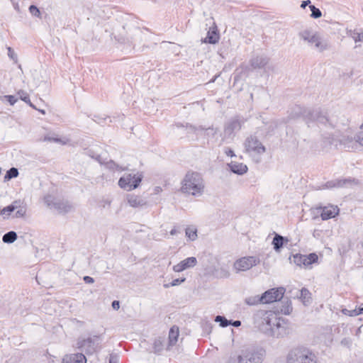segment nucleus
<instances>
[{
  "mask_svg": "<svg viewBox=\"0 0 363 363\" xmlns=\"http://www.w3.org/2000/svg\"><path fill=\"white\" fill-rule=\"evenodd\" d=\"M253 322L255 328L269 337L279 338L289 332L288 323L272 311H257L253 315Z\"/></svg>",
  "mask_w": 363,
  "mask_h": 363,
  "instance_id": "nucleus-1",
  "label": "nucleus"
},
{
  "mask_svg": "<svg viewBox=\"0 0 363 363\" xmlns=\"http://www.w3.org/2000/svg\"><path fill=\"white\" fill-rule=\"evenodd\" d=\"M302 117L308 127L313 122H317L318 124L326 125L328 123L333 126V123L328 118L327 115L323 113L318 109L305 108L300 106H296L291 112L289 113V118L294 119L296 118Z\"/></svg>",
  "mask_w": 363,
  "mask_h": 363,
  "instance_id": "nucleus-2",
  "label": "nucleus"
},
{
  "mask_svg": "<svg viewBox=\"0 0 363 363\" xmlns=\"http://www.w3.org/2000/svg\"><path fill=\"white\" fill-rule=\"evenodd\" d=\"M354 142L355 145L359 144L363 146V127H360V130L354 136V140L348 135H340L338 132L326 133L323 135V148H328L332 145L337 146L338 143L343 144L345 147L350 148V143ZM353 148V146H351Z\"/></svg>",
  "mask_w": 363,
  "mask_h": 363,
  "instance_id": "nucleus-3",
  "label": "nucleus"
},
{
  "mask_svg": "<svg viewBox=\"0 0 363 363\" xmlns=\"http://www.w3.org/2000/svg\"><path fill=\"white\" fill-rule=\"evenodd\" d=\"M182 193L200 196L203 194L204 182L201 175L197 172H188L182 180Z\"/></svg>",
  "mask_w": 363,
  "mask_h": 363,
  "instance_id": "nucleus-4",
  "label": "nucleus"
},
{
  "mask_svg": "<svg viewBox=\"0 0 363 363\" xmlns=\"http://www.w3.org/2000/svg\"><path fill=\"white\" fill-rule=\"evenodd\" d=\"M286 363H317V357L308 348L296 347L288 353Z\"/></svg>",
  "mask_w": 363,
  "mask_h": 363,
  "instance_id": "nucleus-5",
  "label": "nucleus"
},
{
  "mask_svg": "<svg viewBox=\"0 0 363 363\" xmlns=\"http://www.w3.org/2000/svg\"><path fill=\"white\" fill-rule=\"evenodd\" d=\"M298 37L320 52L329 48L328 42L318 33L311 30L306 29L299 32Z\"/></svg>",
  "mask_w": 363,
  "mask_h": 363,
  "instance_id": "nucleus-6",
  "label": "nucleus"
},
{
  "mask_svg": "<svg viewBox=\"0 0 363 363\" xmlns=\"http://www.w3.org/2000/svg\"><path fill=\"white\" fill-rule=\"evenodd\" d=\"M265 355L266 351L263 347L250 346L242 351L238 360L239 363H262Z\"/></svg>",
  "mask_w": 363,
  "mask_h": 363,
  "instance_id": "nucleus-7",
  "label": "nucleus"
},
{
  "mask_svg": "<svg viewBox=\"0 0 363 363\" xmlns=\"http://www.w3.org/2000/svg\"><path fill=\"white\" fill-rule=\"evenodd\" d=\"M246 121L244 117L240 116H236L230 119L224 125L223 140L233 138L235 133L241 129Z\"/></svg>",
  "mask_w": 363,
  "mask_h": 363,
  "instance_id": "nucleus-8",
  "label": "nucleus"
},
{
  "mask_svg": "<svg viewBox=\"0 0 363 363\" xmlns=\"http://www.w3.org/2000/svg\"><path fill=\"white\" fill-rule=\"evenodd\" d=\"M143 175L142 173L127 174L121 177L118 180V185L121 188L130 191L138 187Z\"/></svg>",
  "mask_w": 363,
  "mask_h": 363,
  "instance_id": "nucleus-9",
  "label": "nucleus"
},
{
  "mask_svg": "<svg viewBox=\"0 0 363 363\" xmlns=\"http://www.w3.org/2000/svg\"><path fill=\"white\" fill-rule=\"evenodd\" d=\"M100 344V337L94 335L86 338H79L77 342V348L87 354H91L96 352Z\"/></svg>",
  "mask_w": 363,
  "mask_h": 363,
  "instance_id": "nucleus-10",
  "label": "nucleus"
},
{
  "mask_svg": "<svg viewBox=\"0 0 363 363\" xmlns=\"http://www.w3.org/2000/svg\"><path fill=\"white\" fill-rule=\"evenodd\" d=\"M259 262V258L256 256L244 257L235 262L234 268L237 272H245L257 265Z\"/></svg>",
  "mask_w": 363,
  "mask_h": 363,
  "instance_id": "nucleus-11",
  "label": "nucleus"
},
{
  "mask_svg": "<svg viewBox=\"0 0 363 363\" xmlns=\"http://www.w3.org/2000/svg\"><path fill=\"white\" fill-rule=\"evenodd\" d=\"M284 292L285 289L284 287L267 290L262 294L263 303H270L280 301L284 297Z\"/></svg>",
  "mask_w": 363,
  "mask_h": 363,
  "instance_id": "nucleus-12",
  "label": "nucleus"
},
{
  "mask_svg": "<svg viewBox=\"0 0 363 363\" xmlns=\"http://www.w3.org/2000/svg\"><path fill=\"white\" fill-rule=\"evenodd\" d=\"M245 147L247 152L254 154H262L265 152V147L255 136L248 137L245 143Z\"/></svg>",
  "mask_w": 363,
  "mask_h": 363,
  "instance_id": "nucleus-13",
  "label": "nucleus"
},
{
  "mask_svg": "<svg viewBox=\"0 0 363 363\" xmlns=\"http://www.w3.org/2000/svg\"><path fill=\"white\" fill-rule=\"evenodd\" d=\"M318 259V257L314 252L307 255L296 254L293 257V261L297 266H303L305 267H308L313 263H316Z\"/></svg>",
  "mask_w": 363,
  "mask_h": 363,
  "instance_id": "nucleus-14",
  "label": "nucleus"
},
{
  "mask_svg": "<svg viewBox=\"0 0 363 363\" xmlns=\"http://www.w3.org/2000/svg\"><path fill=\"white\" fill-rule=\"evenodd\" d=\"M197 264V259L194 257H189L181 261L173 267V270L176 272H181L185 269L192 268Z\"/></svg>",
  "mask_w": 363,
  "mask_h": 363,
  "instance_id": "nucleus-15",
  "label": "nucleus"
},
{
  "mask_svg": "<svg viewBox=\"0 0 363 363\" xmlns=\"http://www.w3.org/2000/svg\"><path fill=\"white\" fill-rule=\"evenodd\" d=\"M63 363H86V358L82 353L66 354L62 359Z\"/></svg>",
  "mask_w": 363,
  "mask_h": 363,
  "instance_id": "nucleus-16",
  "label": "nucleus"
},
{
  "mask_svg": "<svg viewBox=\"0 0 363 363\" xmlns=\"http://www.w3.org/2000/svg\"><path fill=\"white\" fill-rule=\"evenodd\" d=\"M338 213L339 208L337 206H325L322 208L320 216L323 220H325L334 218Z\"/></svg>",
  "mask_w": 363,
  "mask_h": 363,
  "instance_id": "nucleus-17",
  "label": "nucleus"
},
{
  "mask_svg": "<svg viewBox=\"0 0 363 363\" xmlns=\"http://www.w3.org/2000/svg\"><path fill=\"white\" fill-rule=\"evenodd\" d=\"M268 58L264 55H259L250 60V65L253 69L263 68L268 63Z\"/></svg>",
  "mask_w": 363,
  "mask_h": 363,
  "instance_id": "nucleus-18",
  "label": "nucleus"
},
{
  "mask_svg": "<svg viewBox=\"0 0 363 363\" xmlns=\"http://www.w3.org/2000/svg\"><path fill=\"white\" fill-rule=\"evenodd\" d=\"M288 241L289 240L286 238L279 234L275 233L272 244L273 245L274 250L279 252L284 247V245L287 243Z\"/></svg>",
  "mask_w": 363,
  "mask_h": 363,
  "instance_id": "nucleus-19",
  "label": "nucleus"
},
{
  "mask_svg": "<svg viewBox=\"0 0 363 363\" xmlns=\"http://www.w3.org/2000/svg\"><path fill=\"white\" fill-rule=\"evenodd\" d=\"M220 38L219 33H218L217 28L214 27L213 28H210V30L207 33V35L203 40V42L206 43L210 44H216L218 42Z\"/></svg>",
  "mask_w": 363,
  "mask_h": 363,
  "instance_id": "nucleus-20",
  "label": "nucleus"
},
{
  "mask_svg": "<svg viewBox=\"0 0 363 363\" xmlns=\"http://www.w3.org/2000/svg\"><path fill=\"white\" fill-rule=\"evenodd\" d=\"M53 208L59 211L60 213H65L69 212L72 209V206L68 201H57L53 203Z\"/></svg>",
  "mask_w": 363,
  "mask_h": 363,
  "instance_id": "nucleus-21",
  "label": "nucleus"
},
{
  "mask_svg": "<svg viewBox=\"0 0 363 363\" xmlns=\"http://www.w3.org/2000/svg\"><path fill=\"white\" fill-rule=\"evenodd\" d=\"M179 337V328L178 327L173 326L170 328L169 332V343L167 347V350H169L172 347L175 345L177 342Z\"/></svg>",
  "mask_w": 363,
  "mask_h": 363,
  "instance_id": "nucleus-22",
  "label": "nucleus"
},
{
  "mask_svg": "<svg viewBox=\"0 0 363 363\" xmlns=\"http://www.w3.org/2000/svg\"><path fill=\"white\" fill-rule=\"evenodd\" d=\"M228 166L231 172L239 175H242L246 173L247 171V167L242 163L231 162L230 164H228Z\"/></svg>",
  "mask_w": 363,
  "mask_h": 363,
  "instance_id": "nucleus-23",
  "label": "nucleus"
},
{
  "mask_svg": "<svg viewBox=\"0 0 363 363\" xmlns=\"http://www.w3.org/2000/svg\"><path fill=\"white\" fill-rule=\"evenodd\" d=\"M186 127L190 130L191 132L196 133L197 130H206L208 135L214 136L218 133V129L212 127L206 128L202 125L198 127L186 124Z\"/></svg>",
  "mask_w": 363,
  "mask_h": 363,
  "instance_id": "nucleus-24",
  "label": "nucleus"
},
{
  "mask_svg": "<svg viewBox=\"0 0 363 363\" xmlns=\"http://www.w3.org/2000/svg\"><path fill=\"white\" fill-rule=\"evenodd\" d=\"M351 180L350 179H335L331 180L325 183V186L327 189H331L335 187H343L347 186V184H350Z\"/></svg>",
  "mask_w": 363,
  "mask_h": 363,
  "instance_id": "nucleus-25",
  "label": "nucleus"
},
{
  "mask_svg": "<svg viewBox=\"0 0 363 363\" xmlns=\"http://www.w3.org/2000/svg\"><path fill=\"white\" fill-rule=\"evenodd\" d=\"M128 203L130 206L134 208L142 207L146 205L145 200L135 195H129L128 196Z\"/></svg>",
  "mask_w": 363,
  "mask_h": 363,
  "instance_id": "nucleus-26",
  "label": "nucleus"
},
{
  "mask_svg": "<svg viewBox=\"0 0 363 363\" xmlns=\"http://www.w3.org/2000/svg\"><path fill=\"white\" fill-rule=\"evenodd\" d=\"M19 201H15L11 204L0 210V215L4 216V219L8 218L12 212L18 207Z\"/></svg>",
  "mask_w": 363,
  "mask_h": 363,
  "instance_id": "nucleus-27",
  "label": "nucleus"
},
{
  "mask_svg": "<svg viewBox=\"0 0 363 363\" xmlns=\"http://www.w3.org/2000/svg\"><path fill=\"white\" fill-rule=\"evenodd\" d=\"M164 339L159 337L155 339L153 343V352L157 354H160L161 352L164 349Z\"/></svg>",
  "mask_w": 363,
  "mask_h": 363,
  "instance_id": "nucleus-28",
  "label": "nucleus"
},
{
  "mask_svg": "<svg viewBox=\"0 0 363 363\" xmlns=\"http://www.w3.org/2000/svg\"><path fill=\"white\" fill-rule=\"evenodd\" d=\"M18 238L17 233L15 231H9L5 233L2 237V241L4 243L11 244L14 242Z\"/></svg>",
  "mask_w": 363,
  "mask_h": 363,
  "instance_id": "nucleus-29",
  "label": "nucleus"
},
{
  "mask_svg": "<svg viewBox=\"0 0 363 363\" xmlns=\"http://www.w3.org/2000/svg\"><path fill=\"white\" fill-rule=\"evenodd\" d=\"M245 302L246 304L249 306H255L259 303H263L262 295L259 296H250L245 298Z\"/></svg>",
  "mask_w": 363,
  "mask_h": 363,
  "instance_id": "nucleus-30",
  "label": "nucleus"
},
{
  "mask_svg": "<svg viewBox=\"0 0 363 363\" xmlns=\"http://www.w3.org/2000/svg\"><path fill=\"white\" fill-rule=\"evenodd\" d=\"M186 236L191 241L197 238V229L194 227H188L185 230Z\"/></svg>",
  "mask_w": 363,
  "mask_h": 363,
  "instance_id": "nucleus-31",
  "label": "nucleus"
},
{
  "mask_svg": "<svg viewBox=\"0 0 363 363\" xmlns=\"http://www.w3.org/2000/svg\"><path fill=\"white\" fill-rule=\"evenodd\" d=\"M18 170L16 167L10 168L4 176V181H9L11 179L16 178L18 176Z\"/></svg>",
  "mask_w": 363,
  "mask_h": 363,
  "instance_id": "nucleus-32",
  "label": "nucleus"
},
{
  "mask_svg": "<svg viewBox=\"0 0 363 363\" xmlns=\"http://www.w3.org/2000/svg\"><path fill=\"white\" fill-rule=\"evenodd\" d=\"M300 298L305 305L311 301V292L307 289L303 288L301 290Z\"/></svg>",
  "mask_w": 363,
  "mask_h": 363,
  "instance_id": "nucleus-33",
  "label": "nucleus"
},
{
  "mask_svg": "<svg viewBox=\"0 0 363 363\" xmlns=\"http://www.w3.org/2000/svg\"><path fill=\"white\" fill-rule=\"evenodd\" d=\"M215 321L216 323H219L220 326L222 328H225L230 325L231 320H228L224 316L217 315L215 318Z\"/></svg>",
  "mask_w": 363,
  "mask_h": 363,
  "instance_id": "nucleus-34",
  "label": "nucleus"
},
{
  "mask_svg": "<svg viewBox=\"0 0 363 363\" xmlns=\"http://www.w3.org/2000/svg\"><path fill=\"white\" fill-rule=\"evenodd\" d=\"M292 311L291 302L289 299L286 300L284 305L281 308V312L285 315H289Z\"/></svg>",
  "mask_w": 363,
  "mask_h": 363,
  "instance_id": "nucleus-35",
  "label": "nucleus"
},
{
  "mask_svg": "<svg viewBox=\"0 0 363 363\" xmlns=\"http://www.w3.org/2000/svg\"><path fill=\"white\" fill-rule=\"evenodd\" d=\"M310 10L311 11V16L312 18H318L321 17V16H322L321 11L318 8H316L314 5H310Z\"/></svg>",
  "mask_w": 363,
  "mask_h": 363,
  "instance_id": "nucleus-36",
  "label": "nucleus"
},
{
  "mask_svg": "<svg viewBox=\"0 0 363 363\" xmlns=\"http://www.w3.org/2000/svg\"><path fill=\"white\" fill-rule=\"evenodd\" d=\"M342 313L345 315H348L350 316H356L361 313H362V310L360 309L359 307L358 308H356L354 310H347V309H343Z\"/></svg>",
  "mask_w": 363,
  "mask_h": 363,
  "instance_id": "nucleus-37",
  "label": "nucleus"
},
{
  "mask_svg": "<svg viewBox=\"0 0 363 363\" xmlns=\"http://www.w3.org/2000/svg\"><path fill=\"white\" fill-rule=\"evenodd\" d=\"M28 9L29 12L31 13L32 16L38 18H41V13L36 6L30 5Z\"/></svg>",
  "mask_w": 363,
  "mask_h": 363,
  "instance_id": "nucleus-38",
  "label": "nucleus"
},
{
  "mask_svg": "<svg viewBox=\"0 0 363 363\" xmlns=\"http://www.w3.org/2000/svg\"><path fill=\"white\" fill-rule=\"evenodd\" d=\"M186 280L185 278H178V279H174L171 283L169 284H164V288H168L169 286H178L180 284L184 282Z\"/></svg>",
  "mask_w": 363,
  "mask_h": 363,
  "instance_id": "nucleus-39",
  "label": "nucleus"
},
{
  "mask_svg": "<svg viewBox=\"0 0 363 363\" xmlns=\"http://www.w3.org/2000/svg\"><path fill=\"white\" fill-rule=\"evenodd\" d=\"M351 37L354 39V42H363V33H358L353 31Z\"/></svg>",
  "mask_w": 363,
  "mask_h": 363,
  "instance_id": "nucleus-40",
  "label": "nucleus"
},
{
  "mask_svg": "<svg viewBox=\"0 0 363 363\" xmlns=\"http://www.w3.org/2000/svg\"><path fill=\"white\" fill-rule=\"evenodd\" d=\"M86 154L91 158L96 160L99 163H102L101 157L99 155H96L92 150H87Z\"/></svg>",
  "mask_w": 363,
  "mask_h": 363,
  "instance_id": "nucleus-41",
  "label": "nucleus"
},
{
  "mask_svg": "<svg viewBox=\"0 0 363 363\" xmlns=\"http://www.w3.org/2000/svg\"><path fill=\"white\" fill-rule=\"evenodd\" d=\"M17 94L20 99L24 102L27 101H29V95L23 90H19Z\"/></svg>",
  "mask_w": 363,
  "mask_h": 363,
  "instance_id": "nucleus-42",
  "label": "nucleus"
},
{
  "mask_svg": "<svg viewBox=\"0 0 363 363\" xmlns=\"http://www.w3.org/2000/svg\"><path fill=\"white\" fill-rule=\"evenodd\" d=\"M216 276L219 278H228L230 276V272L225 269H220L219 274Z\"/></svg>",
  "mask_w": 363,
  "mask_h": 363,
  "instance_id": "nucleus-43",
  "label": "nucleus"
},
{
  "mask_svg": "<svg viewBox=\"0 0 363 363\" xmlns=\"http://www.w3.org/2000/svg\"><path fill=\"white\" fill-rule=\"evenodd\" d=\"M44 201H45V203L50 207H53V203H55V201H53V198L52 196L50 195H48L46 196H45L44 198Z\"/></svg>",
  "mask_w": 363,
  "mask_h": 363,
  "instance_id": "nucleus-44",
  "label": "nucleus"
},
{
  "mask_svg": "<svg viewBox=\"0 0 363 363\" xmlns=\"http://www.w3.org/2000/svg\"><path fill=\"white\" fill-rule=\"evenodd\" d=\"M5 99H6L7 101L10 104V105L13 106L15 104V103L17 101V99L12 95H6L4 96Z\"/></svg>",
  "mask_w": 363,
  "mask_h": 363,
  "instance_id": "nucleus-45",
  "label": "nucleus"
},
{
  "mask_svg": "<svg viewBox=\"0 0 363 363\" xmlns=\"http://www.w3.org/2000/svg\"><path fill=\"white\" fill-rule=\"evenodd\" d=\"M25 214H26V209L21 208L18 211H16V212L15 213V217L16 218H22L25 216Z\"/></svg>",
  "mask_w": 363,
  "mask_h": 363,
  "instance_id": "nucleus-46",
  "label": "nucleus"
},
{
  "mask_svg": "<svg viewBox=\"0 0 363 363\" xmlns=\"http://www.w3.org/2000/svg\"><path fill=\"white\" fill-rule=\"evenodd\" d=\"M43 140L44 141H49V142H55V143H60L61 142V140L60 138H52V137L48 136V135L45 136Z\"/></svg>",
  "mask_w": 363,
  "mask_h": 363,
  "instance_id": "nucleus-47",
  "label": "nucleus"
},
{
  "mask_svg": "<svg viewBox=\"0 0 363 363\" xmlns=\"http://www.w3.org/2000/svg\"><path fill=\"white\" fill-rule=\"evenodd\" d=\"M83 280L86 284H93L94 282V279L89 276H84Z\"/></svg>",
  "mask_w": 363,
  "mask_h": 363,
  "instance_id": "nucleus-48",
  "label": "nucleus"
},
{
  "mask_svg": "<svg viewBox=\"0 0 363 363\" xmlns=\"http://www.w3.org/2000/svg\"><path fill=\"white\" fill-rule=\"evenodd\" d=\"M225 153L230 157H234L235 155L234 154V152L230 148L226 147L225 150Z\"/></svg>",
  "mask_w": 363,
  "mask_h": 363,
  "instance_id": "nucleus-49",
  "label": "nucleus"
},
{
  "mask_svg": "<svg viewBox=\"0 0 363 363\" xmlns=\"http://www.w3.org/2000/svg\"><path fill=\"white\" fill-rule=\"evenodd\" d=\"M111 306L114 310H118L120 308V302L115 300L112 302Z\"/></svg>",
  "mask_w": 363,
  "mask_h": 363,
  "instance_id": "nucleus-50",
  "label": "nucleus"
},
{
  "mask_svg": "<svg viewBox=\"0 0 363 363\" xmlns=\"http://www.w3.org/2000/svg\"><path fill=\"white\" fill-rule=\"evenodd\" d=\"M312 5L310 0L303 1L301 3V7L305 9L307 6Z\"/></svg>",
  "mask_w": 363,
  "mask_h": 363,
  "instance_id": "nucleus-51",
  "label": "nucleus"
},
{
  "mask_svg": "<svg viewBox=\"0 0 363 363\" xmlns=\"http://www.w3.org/2000/svg\"><path fill=\"white\" fill-rule=\"evenodd\" d=\"M8 51H9V53H8L9 56L11 59H14L16 54L14 53L13 50L11 48H8Z\"/></svg>",
  "mask_w": 363,
  "mask_h": 363,
  "instance_id": "nucleus-52",
  "label": "nucleus"
},
{
  "mask_svg": "<svg viewBox=\"0 0 363 363\" xmlns=\"http://www.w3.org/2000/svg\"><path fill=\"white\" fill-rule=\"evenodd\" d=\"M230 325H232L234 327H239L241 325V322L240 320H233V321L231 320Z\"/></svg>",
  "mask_w": 363,
  "mask_h": 363,
  "instance_id": "nucleus-53",
  "label": "nucleus"
},
{
  "mask_svg": "<svg viewBox=\"0 0 363 363\" xmlns=\"http://www.w3.org/2000/svg\"><path fill=\"white\" fill-rule=\"evenodd\" d=\"M133 32L135 35H140L141 33V31L138 28H135Z\"/></svg>",
  "mask_w": 363,
  "mask_h": 363,
  "instance_id": "nucleus-54",
  "label": "nucleus"
},
{
  "mask_svg": "<svg viewBox=\"0 0 363 363\" xmlns=\"http://www.w3.org/2000/svg\"><path fill=\"white\" fill-rule=\"evenodd\" d=\"M177 230L176 228H173L172 230H171L170 231V235H174L177 233Z\"/></svg>",
  "mask_w": 363,
  "mask_h": 363,
  "instance_id": "nucleus-55",
  "label": "nucleus"
},
{
  "mask_svg": "<svg viewBox=\"0 0 363 363\" xmlns=\"http://www.w3.org/2000/svg\"><path fill=\"white\" fill-rule=\"evenodd\" d=\"M126 39H127V40H128V42H131V43L133 42V38H132V37H130V36H127V37H126Z\"/></svg>",
  "mask_w": 363,
  "mask_h": 363,
  "instance_id": "nucleus-56",
  "label": "nucleus"
},
{
  "mask_svg": "<svg viewBox=\"0 0 363 363\" xmlns=\"http://www.w3.org/2000/svg\"><path fill=\"white\" fill-rule=\"evenodd\" d=\"M109 363H116V362L115 360H113V357H111V358L109 359Z\"/></svg>",
  "mask_w": 363,
  "mask_h": 363,
  "instance_id": "nucleus-57",
  "label": "nucleus"
},
{
  "mask_svg": "<svg viewBox=\"0 0 363 363\" xmlns=\"http://www.w3.org/2000/svg\"><path fill=\"white\" fill-rule=\"evenodd\" d=\"M38 111H40L42 114L45 115V110H43V109H38Z\"/></svg>",
  "mask_w": 363,
  "mask_h": 363,
  "instance_id": "nucleus-58",
  "label": "nucleus"
},
{
  "mask_svg": "<svg viewBox=\"0 0 363 363\" xmlns=\"http://www.w3.org/2000/svg\"><path fill=\"white\" fill-rule=\"evenodd\" d=\"M28 105L29 106H32V102L30 101V100L29 99V101H25Z\"/></svg>",
  "mask_w": 363,
  "mask_h": 363,
  "instance_id": "nucleus-59",
  "label": "nucleus"
},
{
  "mask_svg": "<svg viewBox=\"0 0 363 363\" xmlns=\"http://www.w3.org/2000/svg\"><path fill=\"white\" fill-rule=\"evenodd\" d=\"M176 125H177V127H179H179H183V126H184L182 124H179V123H178V124H177Z\"/></svg>",
  "mask_w": 363,
  "mask_h": 363,
  "instance_id": "nucleus-60",
  "label": "nucleus"
},
{
  "mask_svg": "<svg viewBox=\"0 0 363 363\" xmlns=\"http://www.w3.org/2000/svg\"><path fill=\"white\" fill-rule=\"evenodd\" d=\"M30 106V107H32L33 108H34V109H36V110H37V108H36V107L34 106V104H32V106Z\"/></svg>",
  "mask_w": 363,
  "mask_h": 363,
  "instance_id": "nucleus-61",
  "label": "nucleus"
},
{
  "mask_svg": "<svg viewBox=\"0 0 363 363\" xmlns=\"http://www.w3.org/2000/svg\"><path fill=\"white\" fill-rule=\"evenodd\" d=\"M237 363H239V360H238V362Z\"/></svg>",
  "mask_w": 363,
  "mask_h": 363,
  "instance_id": "nucleus-62",
  "label": "nucleus"
},
{
  "mask_svg": "<svg viewBox=\"0 0 363 363\" xmlns=\"http://www.w3.org/2000/svg\"><path fill=\"white\" fill-rule=\"evenodd\" d=\"M362 127H363V124L362 125Z\"/></svg>",
  "mask_w": 363,
  "mask_h": 363,
  "instance_id": "nucleus-63",
  "label": "nucleus"
}]
</instances>
